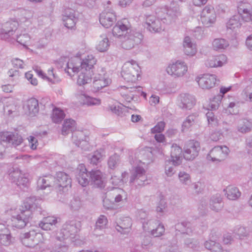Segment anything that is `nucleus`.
Returning <instances> with one entry per match:
<instances>
[{
  "instance_id": "61",
  "label": "nucleus",
  "mask_w": 252,
  "mask_h": 252,
  "mask_svg": "<svg viewBox=\"0 0 252 252\" xmlns=\"http://www.w3.org/2000/svg\"><path fill=\"white\" fill-rule=\"evenodd\" d=\"M76 16L75 11L71 8H66L63 15V20L65 19V18L67 19H70V18H74V16Z\"/></svg>"
},
{
  "instance_id": "63",
  "label": "nucleus",
  "mask_w": 252,
  "mask_h": 252,
  "mask_svg": "<svg viewBox=\"0 0 252 252\" xmlns=\"http://www.w3.org/2000/svg\"><path fill=\"white\" fill-rule=\"evenodd\" d=\"M235 233L240 237V238L243 237L247 236L248 232L244 227L240 226L235 229Z\"/></svg>"
},
{
  "instance_id": "10",
  "label": "nucleus",
  "mask_w": 252,
  "mask_h": 252,
  "mask_svg": "<svg viewBox=\"0 0 252 252\" xmlns=\"http://www.w3.org/2000/svg\"><path fill=\"white\" fill-rule=\"evenodd\" d=\"M184 157L187 160H193L198 155L200 150V143L196 141H189L185 147Z\"/></svg>"
},
{
  "instance_id": "30",
  "label": "nucleus",
  "mask_w": 252,
  "mask_h": 252,
  "mask_svg": "<svg viewBox=\"0 0 252 252\" xmlns=\"http://www.w3.org/2000/svg\"><path fill=\"white\" fill-rule=\"evenodd\" d=\"M55 181V178L51 175L45 176L38 178L37 184L39 189H43L52 186Z\"/></svg>"
},
{
  "instance_id": "19",
  "label": "nucleus",
  "mask_w": 252,
  "mask_h": 252,
  "mask_svg": "<svg viewBox=\"0 0 252 252\" xmlns=\"http://www.w3.org/2000/svg\"><path fill=\"white\" fill-rule=\"evenodd\" d=\"M56 186L59 188L60 190L66 189L71 186V179L65 173L60 172L57 174Z\"/></svg>"
},
{
  "instance_id": "12",
  "label": "nucleus",
  "mask_w": 252,
  "mask_h": 252,
  "mask_svg": "<svg viewBox=\"0 0 252 252\" xmlns=\"http://www.w3.org/2000/svg\"><path fill=\"white\" fill-rule=\"evenodd\" d=\"M229 153L226 146H216L213 148L207 155V159L213 161H220L225 159Z\"/></svg>"
},
{
  "instance_id": "32",
  "label": "nucleus",
  "mask_w": 252,
  "mask_h": 252,
  "mask_svg": "<svg viewBox=\"0 0 252 252\" xmlns=\"http://www.w3.org/2000/svg\"><path fill=\"white\" fill-rule=\"evenodd\" d=\"M76 128V122L72 119H66L62 127V134L66 135L70 132L74 131Z\"/></svg>"
},
{
  "instance_id": "31",
  "label": "nucleus",
  "mask_w": 252,
  "mask_h": 252,
  "mask_svg": "<svg viewBox=\"0 0 252 252\" xmlns=\"http://www.w3.org/2000/svg\"><path fill=\"white\" fill-rule=\"evenodd\" d=\"M237 130L242 133L250 132L252 130V123L247 119H242L239 121Z\"/></svg>"
},
{
  "instance_id": "25",
  "label": "nucleus",
  "mask_w": 252,
  "mask_h": 252,
  "mask_svg": "<svg viewBox=\"0 0 252 252\" xmlns=\"http://www.w3.org/2000/svg\"><path fill=\"white\" fill-rule=\"evenodd\" d=\"M183 48L185 54L187 56H193L196 53V47L191 39L188 36L185 37L183 40Z\"/></svg>"
},
{
  "instance_id": "21",
  "label": "nucleus",
  "mask_w": 252,
  "mask_h": 252,
  "mask_svg": "<svg viewBox=\"0 0 252 252\" xmlns=\"http://www.w3.org/2000/svg\"><path fill=\"white\" fill-rule=\"evenodd\" d=\"M179 101V106L183 109H191L195 104L194 97L189 94H180Z\"/></svg>"
},
{
  "instance_id": "27",
  "label": "nucleus",
  "mask_w": 252,
  "mask_h": 252,
  "mask_svg": "<svg viewBox=\"0 0 252 252\" xmlns=\"http://www.w3.org/2000/svg\"><path fill=\"white\" fill-rule=\"evenodd\" d=\"M116 223V229L122 233H125L126 230L130 228L132 225L131 220L128 217L119 219Z\"/></svg>"
},
{
  "instance_id": "16",
  "label": "nucleus",
  "mask_w": 252,
  "mask_h": 252,
  "mask_svg": "<svg viewBox=\"0 0 252 252\" xmlns=\"http://www.w3.org/2000/svg\"><path fill=\"white\" fill-rule=\"evenodd\" d=\"M196 81L202 89L209 90L215 86L217 78L215 75L205 74L197 77Z\"/></svg>"
},
{
  "instance_id": "49",
  "label": "nucleus",
  "mask_w": 252,
  "mask_h": 252,
  "mask_svg": "<svg viewBox=\"0 0 252 252\" xmlns=\"http://www.w3.org/2000/svg\"><path fill=\"white\" fill-rule=\"evenodd\" d=\"M107 219L103 215H101L97 219L95 223V229L102 230L106 227Z\"/></svg>"
},
{
  "instance_id": "55",
  "label": "nucleus",
  "mask_w": 252,
  "mask_h": 252,
  "mask_svg": "<svg viewBox=\"0 0 252 252\" xmlns=\"http://www.w3.org/2000/svg\"><path fill=\"white\" fill-rule=\"evenodd\" d=\"M220 244L219 243L213 240L206 241L204 243L205 247L207 249L211 251L212 252H213L214 249L216 250L217 247H220Z\"/></svg>"
},
{
  "instance_id": "50",
  "label": "nucleus",
  "mask_w": 252,
  "mask_h": 252,
  "mask_svg": "<svg viewBox=\"0 0 252 252\" xmlns=\"http://www.w3.org/2000/svg\"><path fill=\"white\" fill-rule=\"evenodd\" d=\"M178 177L180 182L184 185H188L191 182L189 175L185 172H180L178 174Z\"/></svg>"
},
{
  "instance_id": "39",
  "label": "nucleus",
  "mask_w": 252,
  "mask_h": 252,
  "mask_svg": "<svg viewBox=\"0 0 252 252\" xmlns=\"http://www.w3.org/2000/svg\"><path fill=\"white\" fill-rule=\"evenodd\" d=\"M177 230L183 234H189L192 232L191 224L188 221L179 222L175 225Z\"/></svg>"
},
{
  "instance_id": "38",
  "label": "nucleus",
  "mask_w": 252,
  "mask_h": 252,
  "mask_svg": "<svg viewBox=\"0 0 252 252\" xmlns=\"http://www.w3.org/2000/svg\"><path fill=\"white\" fill-rule=\"evenodd\" d=\"M224 191H226V196L230 200H236L241 195V192L236 187L229 186Z\"/></svg>"
},
{
  "instance_id": "46",
  "label": "nucleus",
  "mask_w": 252,
  "mask_h": 252,
  "mask_svg": "<svg viewBox=\"0 0 252 252\" xmlns=\"http://www.w3.org/2000/svg\"><path fill=\"white\" fill-rule=\"evenodd\" d=\"M197 116L195 114L189 115L183 123V128H189L193 125L197 121Z\"/></svg>"
},
{
  "instance_id": "47",
  "label": "nucleus",
  "mask_w": 252,
  "mask_h": 252,
  "mask_svg": "<svg viewBox=\"0 0 252 252\" xmlns=\"http://www.w3.org/2000/svg\"><path fill=\"white\" fill-rule=\"evenodd\" d=\"M206 117L208 124L212 127H216L219 125V120L215 116L214 113L212 111H208L206 113Z\"/></svg>"
},
{
  "instance_id": "35",
  "label": "nucleus",
  "mask_w": 252,
  "mask_h": 252,
  "mask_svg": "<svg viewBox=\"0 0 252 252\" xmlns=\"http://www.w3.org/2000/svg\"><path fill=\"white\" fill-rule=\"evenodd\" d=\"M109 45V41L107 36L101 35L96 48L100 52H104L108 49Z\"/></svg>"
},
{
  "instance_id": "62",
  "label": "nucleus",
  "mask_w": 252,
  "mask_h": 252,
  "mask_svg": "<svg viewBox=\"0 0 252 252\" xmlns=\"http://www.w3.org/2000/svg\"><path fill=\"white\" fill-rule=\"evenodd\" d=\"M167 204L163 199H161L158 204L156 211L158 213H163L166 209Z\"/></svg>"
},
{
  "instance_id": "36",
  "label": "nucleus",
  "mask_w": 252,
  "mask_h": 252,
  "mask_svg": "<svg viewBox=\"0 0 252 252\" xmlns=\"http://www.w3.org/2000/svg\"><path fill=\"white\" fill-rule=\"evenodd\" d=\"M229 45L228 42L225 39L219 38L215 39L212 42L213 49L216 51L225 49Z\"/></svg>"
},
{
  "instance_id": "44",
  "label": "nucleus",
  "mask_w": 252,
  "mask_h": 252,
  "mask_svg": "<svg viewBox=\"0 0 252 252\" xmlns=\"http://www.w3.org/2000/svg\"><path fill=\"white\" fill-rule=\"evenodd\" d=\"M64 117L65 114L63 111L61 109L55 108L53 109L52 115V119L54 123H60L64 119Z\"/></svg>"
},
{
  "instance_id": "41",
  "label": "nucleus",
  "mask_w": 252,
  "mask_h": 252,
  "mask_svg": "<svg viewBox=\"0 0 252 252\" xmlns=\"http://www.w3.org/2000/svg\"><path fill=\"white\" fill-rule=\"evenodd\" d=\"M83 206V203L81 198L78 196H74L70 200L69 206L72 211H78Z\"/></svg>"
},
{
  "instance_id": "18",
  "label": "nucleus",
  "mask_w": 252,
  "mask_h": 252,
  "mask_svg": "<svg viewBox=\"0 0 252 252\" xmlns=\"http://www.w3.org/2000/svg\"><path fill=\"white\" fill-rule=\"evenodd\" d=\"M98 72V74L94 77L93 81V87L96 91L107 86L110 83V81L105 77V71L103 68H100Z\"/></svg>"
},
{
  "instance_id": "5",
  "label": "nucleus",
  "mask_w": 252,
  "mask_h": 252,
  "mask_svg": "<svg viewBox=\"0 0 252 252\" xmlns=\"http://www.w3.org/2000/svg\"><path fill=\"white\" fill-rule=\"evenodd\" d=\"M0 158L2 156L5 151L3 143H6L16 147L23 142L22 136L18 133L5 131L0 133Z\"/></svg>"
},
{
  "instance_id": "43",
  "label": "nucleus",
  "mask_w": 252,
  "mask_h": 252,
  "mask_svg": "<svg viewBox=\"0 0 252 252\" xmlns=\"http://www.w3.org/2000/svg\"><path fill=\"white\" fill-rule=\"evenodd\" d=\"M81 72L79 75L77 83L79 85H84L89 83L91 81L92 73L89 74V72H86L84 70H81Z\"/></svg>"
},
{
  "instance_id": "34",
  "label": "nucleus",
  "mask_w": 252,
  "mask_h": 252,
  "mask_svg": "<svg viewBox=\"0 0 252 252\" xmlns=\"http://www.w3.org/2000/svg\"><path fill=\"white\" fill-rule=\"evenodd\" d=\"M210 206L211 209L213 211L216 212L220 211L223 207L220 195H217L213 196L210 201Z\"/></svg>"
},
{
  "instance_id": "23",
  "label": "nucleus",
  "mask_w": 252,
  "mask_h": 252,
  "mask_svg": "<svg viewBox=\"0 0 252 252\" xmlns=\"http://www.w3.org/2000/svg\"><path fill=\"white\" fill-rule=\"evenodd\" d=\"M80 63L81 59L78 58L69 60L66 64V67L64 69L65 72L70 76H73L75 73L79 71L80 67Z\"/></svg>"
},
{
  "instance_id": "20",
  "label": "nucleus",
  "mask_w": 252,
  "mask_h": 252,
  "mask_svg": "<svg viewBox=\"0 0 252 252\" xmlns=\"http://www.w3.org/2000/svg\"><path fill=\"white\" fill-rule=\"evenodd\" d=\"M116 21V15L112 12L105 11L100 14L99 22L106 28L110 27Z\"/></svg>"
},
{
  "instance_id": "58",
  "label": "nucleus",
  "mask_w": 252,
  "mask_h": 252,
  "mask_svg": "<svg viewBox=\"0 0 252 252\" xmlns=\"http://www.w3.org/2000/svg\"><path fill=\"white\" fill-rule=\"evenodd\" d=\"M252 8L250 4L246 1H241L238 5V12L241 13V12L246 11V10L251 9Z\"/></svg>"
},
{
  "instance_id": "42",
  "label": "nucleus",
  "mask_w": 252,
  "mask_h": 252,
  "mask_svg": "<svg viewBox=\"0 0 252 252\" xmlns=\"http://www.w3.org/2000/svg\"><path fill=\"white\" fill-rule=\"evenodd\" d=\"M242 25L240 19V16L234 15L231 17L226 24L227 29L234 30L235 29L239 28Z\"/></svg>"
},
{
  "instance_id": "22",
  "label": "nucleus",
  "mask_w": 252,
  "mask_h": 252,
  "mask_svg": "<svg viewBox=\"0 0 252 252\" xmlns=\"http://www.w3.org/2000/svg\"><path fill=\"white\" fill-rule=\"evenodd\" d=\"M24 108L29 115L35 116L39 111L38 100L34 98L28 99L24 105Z\"/></svg>"
},
{
  "instance_id": "9",
  "label": "nucleus",
  "mask_w": 252,
  "mask_h": 252,
  "mask_svg": "<svg viewBox=\"0 0 252 252\" xmlns=\"http://www.w3.org/2000/svg\"><path fill=\"white\" fill-rule=\"evenodd\" d=\"M145 27L150 32L156 33L164 30L162 21L160 18H157L152 15H145Z\"/></svg>"
},
{
  "instance_id": "48",
  "label": "nucleus",
  "mask_w": 252,
  "mask_h": 252,
  "mask_svg": "<svg viewBox=\"0 0 252 252\" xmlns=\"http://www.w3.org/2000/svg\"><path fill=\"white\" fill-rule=\"evenodd\" d=\"M222 98V95L221 94H218L214 97V98L211 100L209 104L211 110H216L218 109Z\"/></svg>"
},
{
  "instance_id": "40",
  "label": "nucleus",
  "mask_w": 252,
  "mask_h": 252,
  "mask_svg": "<svg viewBox=\"0 0 252 252\" xmlns=\"http://www.w3.org/2000/svg\"><path fill=\"white\" fill-rule=\"evenodd\" d=\"M110 194L115 195L114 198L116 203L123 202L126 198V192L123 189L119 188L114 189Z\"/></svg>"
},
{
  "instance_id": "4",
  "label": "nucleus",
  "mask_w": 252,
  "mask_h": 252,
  "mask_svg": "<svg viewBox=\"0 0 252 252\" xmlns=\"http://www.w3.org/2000/svg\"><path fill=\"white\" fill-rule=\"evenodd\" d=\"M139 70L140 67L137 63L132 60L126 62L124 64L121 75L126 81L134 82L140 75Z\"/></svg>"
},
{
  "instance_id": "52",
  "label": "nucleus",
  "mask_w": 252,
  "mask_h": 252,
  "mask_svg": "<svg viewBox=\"0 0 252 252\" xmlns=\"http://www.w3.org/2000/svg\"><path fill=\"white\" fill-rule=\"evenodd\" d=\"M238 13L240 18L241 17L243 21L245 22H250L252 21V8L246 10V12L243 11Z\"/></svg>"
},
{
  "instance_id": "1",
  "label": "nucleus",
  "mask_w": 252,
  "mask_h": 252,
  "mask_svg": "<svg viewBox=\"0 0 252 252\" xmlns=\"http://www.w3.org/2000/svg\"><path fill=\"white\" fill-rule=\"evenodd\" d=\"M114 36L122 37L121 46L125 50H131L137 47L142 41V34L131 29V25L126 19L117 22L112 30Z\"/></svg>"
},
{
  "instance_id": "37",
  "label": "nucleus",
  "mask_w": 252,
  "mask_h": 252,
  "mask_svg": "<svg viewBox=\"0 0 252 252\" xmlns=\"http://www.w3.org/2000/svg\"><path fill=\"white\" fill-rule=\"evenodd\" d=\"M151 153L149 150H142L137 156V161L144 164H148L151 157Z\"/></svg>"
},
{
  "instance_id": "29",
  "label": "nucleus",
  "mask_w": 252,
  "mask_h": 252,
  "mask_svg": "<svg viewBox=\"0 0 252 252\" xmlns=\"http://www.w3.org/2000/svg\"><path fill=\"white\" fill-rule=\"evenodd\" d=\"M225 56L222 55L219 56L212 57L208 59L205 64L206 66L209 67H217L221 66L225 61Z\"/></svg>"
},
{
  "instance_id": "56",
  "label": "nucleus",
  "mask_w": 252,
  "mask_h": 252,
  "mask_svg": "<svg viewBox=\"0 0 252 252\" xmlns=\"http://www.w3.org/2000/svg\"><path fill=\"white\" fill-rule=\"evenodd\" d=\"M165 126V123L164 122L161 121L158 122V124L151 129V132L153 133H161L163 131Z\"/></svg>"
},
{
  "instance_id": "14",
  "label": "nucleus",
  "mask_w": 252,
  "mask_h": 252,
  "mask_svg": "<svg viewBox=\"0 0 252 252\" xmlns=\"http://www.w3.org/2000/svg\"><path fill=\"white\" fill-rule=\"evenodd\" d=\"M9 176L12 182L15 183L20 188L25 187L28 186L29 179L27 175L23 173L18 168L13 169L9 173Z\"/></svg>"
},
{
  "instance_id": "8",
  "label": "nucleus",
  "mask_w": 252,
  "mask_h": 252,
  "mask_svg": "<svg viewBox=\"0 0 252 252\" xmlns=\"http://www.w3.org/2000/svg\"><path fill=\"white\" fill-rule=\"evenodd\" d=\"M147 181L146 170L140 166L134 167L131 171L129 183L134 184L136 186H142Z\"/></svg>"
},
{
  "instance_id": "15",
  "label": "nucleus",
  "mask_w": 252,
  "mask_h": 252,
  "mask_svg": "<svg viewBox=\"0 0 252 252\" xmlns=\"http://www.w3.org/2000/svg\"><path fill=\"white\" fill-rule=\"evenodd\" d=\"M188 67L184 62L177 61L175 63L169 65L166 68L168 74L174 77H180L183 76L187 71Z\"/></svg>"
},
{
  "instance_id": "57",
  "label": "nucleus",
  "mask_w": 252,
  "mask_h": 252,
  "mask_svg": "<svg viewBox=\"0 0 252 252\" xmlns=\"http://www.w3.org/2000/svg\"><path fill=\"white\" fill-rule=\"evenodd\" d=\"M30 37L28 34H23L18 35L17 41L23 46H26V43L30 40Z\"/></svg>"
},
{
  "instance_id": "2",
  "label": "nucleus",
  "mask_w": 252,
  "mask_h": 252,
  "mask_svg": "<svg viewBox=\"0 0 252 252\" xmlns=\"http://www.w3.org/2000/svg\"><path fill=\"white\" fill-rule=\"evenodd\" d=\"M35 197H30L26 199L20 209V212L13 216L14 226L18 228H23L30 222L32 219V212L38 209V203Z\"/></svg>"
},
{
  "instance_id": "33",
  "label": "nucleus",
  "mask_w": 252,
  "mask_h": 252,
  "mask_svg": "<svg viewBox=\"0 0 252 252\" xmlns=\"http://www.w3.org/2000/svg\"><path fill=\"white\" fill-rule=\"evenodd\" d=\"M80 102L83 105H97L100 104V100L89 97L85 94H80L79 95Z\"/></svg>"
},
{
  "instance_id": "3",
  "label": "nucleus",
  "mask_w": 252,
  "mask_h": 252,
  "mask_svg": "<svg viewBox=\"0 0 252 252\" xmlns=\"http://www.w3.org/2000/svg\"><path fill=\"white\" fill-rule=\"evenodd\" d=\"M102 176V173L99 170H92L90 172V177H89L87 169L83 164L79 165L77 169L76 178L79 184L82 187L87 186L90 179L94 187L99 188H103L104 183Z\"/></svg>"
},
{
  "instance_id": "53",
  "label": "nucleus",
  "mask_w": 252,
  "mask_h": 252,
  "mask_svg": "<svg viewBox=\"0 0 252 252\" xmlns=\"http://www.w3.org/2000/svg\"><path fill=\"white\" fill-rule=\"evenodd\" d=\"M63 24L65 27L68 29H72L73 28L77 21V18L76 16H74V18H70V19H67V18H65V19L63 20Z\"/></svg>"
},
{
  "instance_id": "45",
  "label": "nucleus",
  "mask_w": 252,
  "mask_h": 252,
  "mask_svg": "<svg viewBox=\"0 0 252 252\" xmlns=\"http://www.w3.org/2000/svg\"><path fill=\"white\" fill-rule=\"evenodd\" d=\"M103 150L101 149L94 152L90 158L91 163L94 165H96L97 163L100 162L103 156Z\"/></svg>"
},
{
  "instance_id": "28",
  "label": "nucleus",
  "mask_w": 252,
  "mask_h": 252,
  "mask_svg": "<svg viewBox=\"0 0 252 252\" xmlns=\"http://www.w3.org/2000/svg\"><path fill=\"white\" fill-rule=\"evenodd\" d=\"M78 137H85L82 131H77L73 133L72 140L75 144L78 147H80L84 150H88L89 149V144L86 140L82 139L78 141Z\"/></svg>"
},
{
  "instance_id": "7",
  "label": "nucleus",
  "mask_w": 252,
  "mask_h": 252,
  "mask_svg": "<svg viewBox=\"0 0 252 252\" xmlns=\"http://www.w3.org/2000/svg\"><path fill=\"white\" fill-rule=\"evenodd\" d=\"M156 13L157 16L162 21L163 24H169L180 14L179 8L177 6L169 8H158Z\"/></svg>"
},
{
  "instance_id": "24",
  "label": "nucleus",
  "mask_w": 252,
  "mask_h": 252,
  "mask_svg": "<svg viewBox=\"0 0 252 252\" xmlns=\"http://www.w3.org/2000/svg\"><path fill=\"white\" fill-rule=\"evenodd\" d=\"M182 150L177 144H173L171 150V161L175 166L180 164L182 162Z\"/></svg>"
},
{
  "instance_id": "17",
  "label": "nucleus",
  "mask_w": 252,
  "mask_h": 252,
  "mask_svg": "<svg viewBox=\"0 0 252 252\" xmlns=\"http://www.w3.org/2000/svg\"><path fill=\"white\" fill-rule=\"evenodd\" d=\"M18 26V22L15 21H8L3 24L0 30V38L3 40L8 39L13 34Z\"/></svg>"
},
{
  "instance_id": "51",
  "label": "nucleus",
  "mask_w": 252,
  "mask_h": 252,
  "mask_svg": "<svg viewBox=\"0 0 252 252\" xmlns=\"http://www.w3.org/2000/svg\"><path fill=\"white\" fill-rule=\"evenodd\" d=\"M151 231V234L155 237H159L162 235L164 232V228L163 225L158 223V225L156 229L149 228Z\"/></svg>"
},
{
  "instance_id": "26",
  "label": "nucleus",
  "mask_w": 252,
  "mask_h": 252,
  "mask_svg": "<svg viewBox=\"0 0 252 252\" xmlns=\"http://www.w3.org/2000/svg\"><path fill=\"white\" fill-rule=\"evenodd\" d=\"M96 60L92 55H88L83 61L81 60L80 67L81 70H84L86 72H89V74L93 72L92 70L94 65L96 63Z\"/></svg>"
},
{
  "instance_id": "60",
  "label": "nucleus",
  "mask_w": 252,
  "mask_h": 252,
  "mask_svg": "<svg viewBox=\"0 0 252 252\" xmlns=\"http://www.w3.org/2000/svg\"><path fill=\"white\" fill-rule=\"evenodd\" d=\"M11 243V236L10 234L0 236V244L4 246H8Z\"/></svg>"
},
{
  "instance_id": "11",
  "label": "nucleus",
  "mask_w": 252,
  "mask_h": 252,
  "mask_svg": "<svg viewBox=\"0 0 252 252\" xmlns=\"http://www.w3.org/2000/svg\"><path fill=\"white\" fill-rule=\"evenodd\" d=\"M216 15L214 7L211 5H207L202 10L200 20L202 23L206 27H209L216 21Z\"/></svg>"
},
{
  "instance_id": "59",
  "label": "nucleus",
  "mask_w": 252,
  "mask_h": 252,
  "mask_svg": "<svg viewBox=\"0 0 252 252\" xmlns=\"http://www.w3.org/2000/svg\"><path fill=\"white\" fill-rule=\"evenodd\" d=\"M118 161L119 157L115 154L109 158L108 161V165L110 168L113 169L116 166Z\"/></svg>"
},
{
  "instance_id": "13",
  "label": "nucleus",
  "mask_w": 252,
  "mask_h": 252,
  "mask_svg": "<svg viewBox=\"0 0 252 252\" xmlns=\"http://www.w3.org/2000/svg\"><path fill=\"white\" fill-rule=\"evenodd\" d=\"M80 223L75 220L67 221L62 230L64 239L70 237L73 238L79 230Z\"/></svg>"
},
{
  "instance_id": "6",
  "label": "nucleus",
  "mask_w": 252,
  "mask_h": 252,
  "mask_svg": "<svg viewBox=\"0 0 252 252\" xmlns=\"http://www.w3.org/2000/svg\"><path fill=\"white\" fill-rule=\"evenodd\" d=\"M20 239L22 244L26 247L34 248L38 244L43 242V237L41 233L32 229L21 234Z\"/></svg>"
},
{
  "instance_id": "54",
  "label": "nucleus",
  "mask_w": 252,
  "mask_h": 252,
  "mask_svg": "<svg viewBox=\"0 0 252 252\" xmlns=\"http://www.w3.org/2000/svg\"><path fill=\"white\" fill-rule=\"evenodd\" d=\"M153 245L152 238L150 236H145L142 239L141 246L143 249H148Z\"/></svg>"
},
{
  "instance_id": "64",
  "label": "nucleus",
  "mask_w": 252,
  "mask_h": 252,
  "mask_svg": "<svg viewBox=\"0 0 252 252\" xmlns=\"http://www.w3.org/2000/svg\"><path fill=\"white\" fill-rule=\"evenodd\" d=\"M3 110L4 112L9 116H10L13 114L16 115L17 113L16 111V107L14 105L10 106V107L8 106H4Z\"/></svg>"
}]
</instances>
